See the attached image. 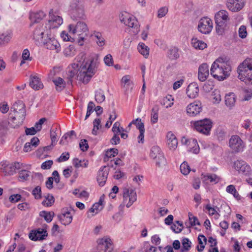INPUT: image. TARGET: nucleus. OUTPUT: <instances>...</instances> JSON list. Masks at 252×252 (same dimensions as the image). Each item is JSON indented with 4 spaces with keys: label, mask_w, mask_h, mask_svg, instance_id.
Masks as SVG:
<instances>
[{
    "label": "nucleus",
    "mask_w": 252,
    "mask_h": 252,
    "mask_svg": "<svg viewBox=\"0 0 252 252\" xmlns=\"http://www.w3.org/2000/svg\"><path fill=\"white\" fill-rule=\"evenodd\" d=\"M58 131L57 128H53L50 131V137L52 141V144L55 145L57 142L58 140V133L57 131Z\"/></svg>",
    "instance_id": "13d9d810"
},
{
    "label": "nucleus",
    "mask_w": 252,
    "mask_h": 252,
    "mask_svg": "<svg viewBox=\"0 0 252 252\" xmlns=\"http://www.w3.org/2000/svg\"><path fill=\"white\" fill-rule=\"evenodd\" d=\"M76 51L73 45H70L66 47L63 52V55L66 57H71L75 55Z\"/></svg>",
    "instance_id": "8fccbe9b"
},
{
    "label": "nucleus",
    "mask_w": 252,
    "mask_h": 252,
    "mask_svg": "<svg viewBox=\"0 0 252 252\" xmlns=\"http://www.w3.org/2000/svg\"><path fill=\"white\" fill-rule=\"evenodd\" d=\"M108 175V168L104 166L100 168L98 172L97 181L99 185L103 187L106 183Z\"/></svg>",
    "instance_id": "b1692460"
},
{
    "label": "nucleus",
    "mask_w": 252,
    "mask_h": 252,
    "mask_svg": "<svg viewBox=\"0 0 252 252\" xmlns=\"http://www.w3.org/2000/svg\"><path fill=\"white\" fill-rule=\"evenodd\" d=\"M224 98L225 103L227 107L232 108L235 105L236 97L234 93H230L226 94Z\"/></svg>",
    "instance_id": "e433bc0d"
},
{
    "label": "nucleus",
    "mask_w": 252,
    "mask_h": 252,
    "mask_svg": "<svg viewBox=\"0 0 252 252\" xmlns=\"http://www.w3.org/2000/svg\"><path fill=\"white\" fill-rule=\"evenodd\" d=\"M238 33L240 37L242 38H246L248 34L246 26H241L239 29Z\"/></svg>",
    "instance_id": "69168bd1"
},
{
    "label": "nucleus",
    "mask_w": 252,
    "mask_h": 252,
    "mask_svg": "<svg viewBox=\"0 0 252 252\" xmlns=\"http://www.w3.org/2000/svg\"><path fill=\"white\" fill-rule=\"evenodd\" d=\"M30 172L28 170H22L19 173V179L20 181H24L28 180L30 176Z\"/></svg>",
    "instance_id": "6e6d98bb"
},
{
    "label": "nucleus",
    "mask_w": 252,
    "mask_h": 252,
    "mask_svg": "<svg viewBox=\"0 0 252 252\" xmlns=\"http://www.w3.org/2000/svg\"><path fill=\"white\" fill-rule=\"evenodd\" d=\"M118 154V150L115 148H112L109 150H108L105 154L106 158H107V160H108L109 158H112L117 155ZM106 160V159H105Z\"/></svg>",
    "instance_id": "4d7b16f0"
},
{
    "label": "nucleus",
    "mask_w": 252,
    "mask_h": 252,
    "mask_svg": "<svg viewBox=\"0 0 252 252\" xmlns=\"http://www.w3.org/2000/svg\"><path fill=\"white\" fill-rule=\"evenodd\" d=\"M47 235V230L44 228H38L30 232L29 238L33 241H40L45 239Z\"/></svg>",
    "instance_id": "aec40b11"
},
{
    "label": "nucleus",
    "mask_w": 252,
    "mask_h": 252,
    "mask_svg": "<svg viewBox=\"0 0 252 252\" xmlns=\"http://www.w3.org/2000/svg\"><path fill=\"white\" fill-rule=\"evenodd\" d=\"M238 78L247 84H252V59L247 58L241 63L237 69Z\"/></svg>",
    "instance_id": "20e7f679"
},
{
    "label": "nucleus",
    "mask_w": 252,
    "mask_h": 252,
    "mask_svg": "<svg viewBox=\"0 0 252 252\" xmlns=\"http://www.w3.org/2000/svg\"><path fill=\"white\" fill-rule=\"evenodd\" d=\"M132 123L135 125L136 128L139 130V131L145 129L144 125L142 122L141 119L140 118H137L135 120H133L132 121Z\"/></svg>",
    "instance_id": "680f3d73"
},
{
    "label": "nucleus",
    "mask_w": 252,
    "mask_h": 252,
    "mask_svg": "<svg viewBox=\"0 0 252 252\" xmlns=\"http://www.w3.org/2000/svg\"><path fill=\"white\" fill-rule=\"evenodd\" d=\"M73 164L76 168H87L89 165V161L86 159L80 160L76 158L73 159Z\"/></svg>",
    "instance_id": "3c124183"
},
{
    "label": "nucleus",
    "mask_w": 252,
    "mask_h": 252,
    "mask_svg": "<svg viewBox=\"0 0 252 252\" xmlns=\"http://www.w3.org/2000/svg\"><path fill=\"white\" fill-rule=\"evenodd\" d=\"M197 240L198 244L196 247V249L198 252H202L206 244V238L203 235H199Z\"/></svg>",
    "instance_id": "37998d69"
},
{
    "label": "nucleus",
    "mask_w": 252,
    "mask_h": 252,
    "mask_svg": "<svg viewBox=\"0 0 252 252\" xmlns=\"http://www.w3.org/2000/svg\"><path fill=\"white\" fill-rule=\"evenodd\" d=\"M91 36L95 38L96 44L99 47H103L105 44V40L100 32L94 31L92 33Z\"/></svg>",
    "instance_id": "c9c22d12"
},
{
    "label": "nucleus",
    "mask_w": 252,
    "mask_h": 252,
    "mask_svg": "<svg viewBox=\"0 0 252 252\" xmlns=\"http://www.w3.org/2000/svg\"><path fill=\"white\" fill-rule=\"evenodd\" d=\"M95 106L94 103L93 101H90L88 104L87 110L85 117V120H86L94 111V109Z\"/></svg>",
    "instance_id": "e2e57ef3"
},
{
    "label": "nucleus",
    "mask_w": 252,
    "mask_h": 252,
    "mask_svg": "<svg viewBox=\"0 0 252 252\" xmlns=\"http://www.w3.org/2000/svg\"><path fill=\"white\" fill-rule=\"evenodd\" d=\"M231 66L228 61L222 58L216 59L212 63L210 73L212 76L219 81L226 79L230 75Z\"/></svg>",
    "instance_id": "f03ea898"
},
{
    "label": "nucleus",
    "mask_w": 252,
    "mask_h": 252,
    "mask_svg": "<svg viewBox=\"0 0 252 252\" xmlns=\"http://www.w3.org/2000/svg\"><path fill=\"white\" fill-rule=\"evenodd\" d=\"M201 178L204 181H206L209 180L210 183L213 184H217L220 182L221 178L219 175L215 174H209L207 173L206 174H201Z\"/></svg>",
    "instance_id": "473e14b6"
},
{
    "label": "nucleus",
    "mask_w": 252,
    "mask_h": 252,
    "mask_svg": "<svg viewBox=\"0 0 252 252\" xmlns=\"http://www.w3.org/2000/svg\"><path fill=\"white\" fill-rule=\"evenodd\" d=\"M139 53L145 58L147 59L149 55L150 48L143 42H140L137 47Z\"/></svg>",
    "instance_id": "58836bf2"
},
{
    "label": "nucleus",
    "mask_w": 252,
    "mask_h": 252,
    "mask_svg": "<svg viewBox=\"0 0 252 252\" xmlns=\"http://www.w3.org/2000/svg\"><path fill=\"white\" fill-rule=\"evenodd\" d=\"M54 215V213L52 211H42L39 213V216L44 218L45 220L48 223L50 222L52 220Z\"/></svg>",
    "instance_id": "c03bdc74"
},
{
    "label": "nucleus",
    "mask_w": 252,
    "mask_h": 252,
    "mask_svg": "<svg viewBox=\"0 0 252 252\" xmlns=\"http://www.w3.org/2000/svg\"><path fill=\"white\" fill-rule=\"evenodd\" d=\"M226 191L227 193L232 194L234 197L237 199H240L241 196L239 195L238 192L237 191L235 186L233 185H228L226 188Z\"/></svg>",
    "instance_id": "09e8293b"
},
{
    "label": "nucleus",
    "mask_w": 252,
    "mask_h": 252,
    "mask_svg": "<svg viewBox=\"0 0 252 252\" xmlns=\"http://www.w3.org/2000/svg\"><path fill=\"white\" fill-rule=\"evenodd\" d=\"M166 142L168 147L170 150L174 151L177 148V139L174 134L171 131H169L167 133Z\"/></svg>",
    "instance_id": "a878e982"
},
{
    "label": "nucleus",
    "mask_w": 252,
    "mask_h": 252,
    "mask_svg": "<svg viewBox=\"0 0 252 252\" xmlns=\"http://www.w3.org/2000/svg\"><path fill=\"white\" fill-rule=\"evenodd\" d=\"M13 32L8 30L0 33V46L8 43L12 39Z\"/></svg>",
    "instance_id": "c85d7f7f"
},
{
    "label": "nucleus",
    "mask_w": 252,
    "mask_h": 252,
    "mask_svg": "<svg viewBox=\"0 0 252 252\" xmlns=\"http://www.w3.org/2000/svg\"><path fill=\"white\" fill-rule=\"evenodd\" d=\"M19 164V163H13L4 160L0 162V170L5 176L12 175L15 173L17 165Z\"/></svg>",
    "instance_id": "a211bd4d"
},
{
    "label": "nucleus",
    "mask_w": 252,
    "mask_h": 252,
    "mask_svg": "<svg viewBox=\"0 0 252 252\" xmlns=\"http://www.w3.org/2000/svg\"><path fill=\"white\" fill-rule=\"evenodd\" d=\"M230 20L229 13L226 10H220L215 15L216 32L222 35L228 26Z\"/></svg>",
    "instance_id": "423d86ee"
},
{
    "label": "nucleus",
    "mask_w": 252,
    "mask_h": 252,
    "mask_svg": "<svg viewBox=\"0 0 252 252\" xmlns=\"http://www.w3.org/2000/svg\"><path fill=\"white\" fill-rule=\"evenodd\" d=\"M121 85L122 88L126 92L132 91L134 87L132 77L129 75H124L121 79Z\"/></svg>",
    "instance_id": "5701e85b"
},
{
    "label": "nucleus",
    "mask_w": 252,
    "mask_h": 252,
    "mask_svg": "<svg viewBox=\"0 0 252 252\" xmlns=\"http://www.w3.org/2000/svg\"><path fill=\"white\" fill-rule=\"evenodd\" d=\"M150 156L155 160L156 165L160 166L165 162V158L160 148L157 146L152 147L151 149Z\"/></svg>",
    "instance_id": "4468645a"
},
{
    "label": "nucleus",
    "mask_w": 252,
    "mask_h": 252,
    "mask_svg": "<svg viewBox=\"0 0 252 252\" xmlns=\"http://www.w3.org/2000/svg\"><path fill=\"white\" fill-rule=\"evenodd\" d=\"M68 33L79 37L78 43L83 45L85 38L83 37V34L87 35L89 32V28L87 24L83 21H78L76 23L69 24L67 26Z\"/></svg>",
    "instance_id": "39448f33"
},
{
    "label": "nucleus",
    "mask_w": 252,
    "mask_h": 252,
    "mask_svg": "<svg viewBox=\"0 0 252 252\" xmlns=\"http://www.w3.org/2000/svg\"><path fill=\"white\" fill-rule=\"evenodd\" d=\"M120 20L125 26L131 28H138V22L135 16L131 14L123 11L120 15Z\"/></svg>",
    "instance_id": "9b49d317"
},
{
    "label": "nucleus",
    "mask_w": 252,
    "mask_h": 252,
    "mask_svg": "<svg viewBox=\"0 0 252 252\" xmlns=\"http://www.w3.org/2000/svg\"><path fill=\"white\" fill-rule=\"evenodd\" d=\"M44 43L47 49L55 50L56 53H59L61 50L59 42L54 37H49Z\"/></svg>",
    "instance_id": "4be33fe9"
},
{
    "label": "nucleus",
    "mask_w": 252,
    "mask_h": 252,
    "mask_svg": "<svg viewBox=\"0 0 252 252\" xmlns=\"http://www.w3.org/2000/svg\"><path fill=\"white\" fill-rule=\"evenodd\" d=\"M45 13L42 11L32 12L30 13V19L32 23H39L45 18Z\"/></svg>",
    "instance_id": "72a5a7b5"
},
{
    "label": "nucleus",
    "mask_w": 252,
    "mask_h": 252,
    "mask_svg": "<svg viewBox=\"0 0 252 252\" xmlns=\"http://www.w3.org/2000/svg\"><path fill=\"white\" fill-rule=\"evenodd\" d=\"M158 108H153L151 114V123L152 124L158 122Z\"/></svg>",
    "instance_id": "5fc2aeb1"
},
{
    "label": "nucleus",
    "mask_w": 252,
    "mask_h": 252,
    "mask_svg": "<svg viewBox=\"0 0 252 252\" xmlns=\"http://www.w3.org/2000/svg\"><path fill=\"white\" fill-rule=\"evenodd\" d=\"M209 74V66L207 63L201 64L198 67V79L200 81H205Z\"/></svg>",
    "instance_id": "393cba45"
},
{
    "label": "nucleus",
    "mask_w": 252,
    "mask_h": 252,
    "mask_svg": "<svg viewBox=\"0 0 252 252\" xmlns=\"http://www.w3.org/2000/svg\"><path fill=\"white\" fill-rule=\"evenodd\" d=\"M233 167L239 173L245 175H249L251 174L252 169L251 166L243 160H237L233 163Z\"/></svg>",
    "instance_id": "2eb2a0df"
},
{
    "label": "nucleus",
    "mask_w": 252,
    "mask_h": 252,
    "mask_svg": "<svg viewBox=\"0 0 252 252\" xmlns=\"http://www.w3.org/2000/svg\"><path fill=\"white\" fill-rule=\"evenodd\" d=\"M193 128L198 132L209 135L212 127V123L208 119H204L191 123Z\"/></svg>",
    "instance_id": "6e6552de"
},
{
    "label": "nucleus",
    "mask_w": 252,
    "mask_h": 252,
    "mask_svg": "<svg viewBox=\"0 0 252 252\" xmlns=\"http://www.w3.org/2000/svg\"><path fill=\"white\" fill-rule=\"evenodd\" d=\"M94 97L97 103H101L103 102L105 99L104 91L100 89L96 90Z\"/></svg>",
    "instance_id": "49530a36"
},
{
    "label": "nucleus",
    "mask_w": 252,
    "mask_h": 252,
    "mask_svg": "<svg viewBox=\"0 0 252 252\" xmlns=\"http://www.w3.org/2000/svg\"><path fill=\"white\" fill-rule=\"evenodd\" d=\"M252 97V89H246L244 91V97L243 100L247 101Z\"/></svg>",
    "instance_id": "774afa93"
},
{
    "label": "nucleus",
    "mask_w": 252,
    "mask_h": 252,
    "mask_svg": "<svg viewBox=\"0 0 252 252\" xmlns=\"http://www.w3.org/2000/svg\"><path fill=\"white\" fill-rule=\"evenodd\" d=\"M96 243L97 250L103 251L104 252H113V242L110 236H105L98 238Z\"/></svg>",
    "instance_id": "9d476101"
},
{
    "label": "nucleus",
    "mask_w": 252,
    "mask_h": 252,
    "mask_svg": "<svg viewBox=\"0 0 252 252\" xmlns=\"http://www.w3.org/2000/svg\"><path fill=\"white\" fill-rule=\"evenodd\" d=\"M53 82L55 85L56 89L57 91L61 92L65 87L66 83L61 77H57L53 80Z\"/></svg>",
    "instance_id": "a19ab883"
},
{
    "label": "nucleus",
    "mask_w": 252,
    "mask_h": 252,
    "mask_svg": "<svg viewBox=\"0 0 252 252\" xmlns=\"http://www.w3.org/2000/svg\"><path fill=\"white\" fill-rule=\"evenodd\" d=\"M229 147L236 153L243 152L246 147L245 142L238 135H232L229 140Z\"/></svg>",
    "instance_id": "f8f14e48"
},
{
    "label": "nucleus",
    "mask_w": 252,
    "mask_h": 252,
    "mask_svg": "<svg viewBox=\"0 0 252 252\" xmlns=\"http://www.w3.org/2000/svg\"><path fill=\"white\" fill-rule=\"evenodd\" d=\"M103 208V205H100L99 203H94L89 210V213H92L91 216H93L97 214Z\"/></svg>",
    "instance_id": "864d4df0"
},
{
    "label": "nucleus",
    "mask_w": 252,
    "mask_h": 252,
    "mask_svg": "<svg viewBox=\"0 0 252 252\" xmlns=\"http://www.w3.org/2000/svg\"><path fill=\"white\" fill-rule=\"evenodd\" d=\"M246 4L245 0H227L226 6L232 12L240 11Z\"/></svg>",
    "instance_id": "6ab92c4d"
},
{
    "label": "nucleus",
    "mask_w": 252,
    "mask_h": 252,
    "mask_svg": "<svg viewBox=\"0 0 252 252\" xmlns=\"http://www.w3.org/2000/svg\"><path fill=\"white\" fill-rule=\"evenodd\" d=\"M167 57L171 60H176L179 57V49L176 47H171L167 51Z\"/></svg>",
    "instance_id": "ea45409f"
},
{
    "label": "nucleus",
    "mask_w": 252,
    "mask_h": 252,
    "mask_svg": "<svg viewBox=\"0 0 252 252\" xmlns=\"http://www.w3.org/2000/svg\"><path fill=\"white\" fill-rule=\"evenodd\" d=\"M180 170L183 174L187 175L190 171V169L188 163L186 162H184L180 165Z\"/></svg>",
    "instance_id": "bf43d9fd"
},
{
    "label": "nucleus",
    "mask_w": 252,
    "mask_h": 252,
    "mask_svg": "<svg viewBox=\"0 0 252 252\" xmlns=\"http://www.w3.org/2000/svg\"><path fill=\"white\" fill-rule=\"evenodd\" d=\"M45 33V31L42 26L38 25L33 31V38L37 41H41Z\"/></svg>",
    "instance_id": "c756f323"
},
{
    "label": "nucleus",
    "mask_w": 252,
    "mask_h": 252,
    "mask_svg": "<svg viewBox=\"0 0 252 252\" xmlns=\"http://www.w3.org/2000/svg\"><path fill=\"white\" fill-rule=\"evenodd\" d=\"M213 28V21L208 17H202L198 21L197 29L202 34H209L212 31Z\"/></svg>",
    "instance_id": "ddd939ff"
},
{
    "label": "nucleus",
    "mask_w": 252,
    "mask_h": 252,
    "mask_svg": "<svg viewBox=\"0 0 252 252\" xmlns=\"http://www.w3.org/2000/svg\"><path fill=\"white\" fill-rule=\"evenodd\" d=\"M55 202L54 196L50 194H48L44 196V199L43 200L42 204L45 207L51 206Z\"/></svg>",
    "instance_id": "603ef678"
},
{
    "label": "nucleus",
    "mask_w": 252,
    "mask_h": 252,
    "mask_svg": "<svg viewBox=\"0 0 252 252\" xmlns=\"http://www.w3.org/2000/svg\"><path fill=\"white\" fill-rule=\"evenodd\" d=\"M181 143L183 145H186L188 147L189 143H191L193 145L194 144L195 146V152H199L200 148L197 143V140L193 138H188L185 136H184L181 139Z\"/></svg>",
    "instance_id": "4c0bfd02"
},
{
    "label": "nucleus",
    "mask_w": 252,
    "mask_h": 252,
    "mask_svg": "<svg viewBox=\"0 0 252 252\" xmlns=\"http://www.w3.org/2000/svg\"><path fill=\"white\" fill-rule=\"evenodd\" d=\"M104 62L107 66H112L114 63L112 56L110 54H107L105 56L103 59Z\"/></svg>",
    "instance_id": "0e129e2a"
},
{
    "label": "nucleus",
    "mask_w": 252,
    "mask_h": 252,
    "mask_svg": "<svg viewBox=\"0 0 252 252\" xmlns=\"http://www.w3.org/2000/svg\"><path fill=\"white\" fill-rule=\"evenodd\" d=\"M205 210L210 217H212L215 220H217L220 216V208L217 206L212 207L210 204H207L205 206Z\"/></svg>",
    "instance_id": "bb28decb"
},
{
    "label": "nucleus",
    "mask_w": 252,
    "mask_h": 252,
    "mask_svg": "<svg viewBox=\"0 0 252 252\" xmlns=\"http://www.w3.org/2000/svg\"><path fill=\"white\" fill-rule=\"evenodd\" d=\"M198 92V86L196 83H191L187 87L186 93L188 96L190 98H194L197 97Z\"/></svg>",
    "instance_id": "cd10ccee"
},
{
    "label": "nucleus",
    "mask_w": 252,
    "mask_h": 252,
    "mask_svg": "<svg viewBox=\"0 0 252 252\" xmlns=\"http://www.w3.org/2000/svg\"><path fill=\"white\" fill-rule=\"evenodd\" d=\"M14 116L11 118L9 122L13 128H17L21 125L26 116L25 104L22 101L15 102L10 108Z\"/></svg>",
    "instance_id": "7ed1b4c3"
},
{
    "label": "nucleus",
    "mask_w": 252,
    "mask_h": 252,
    "mask_svg": "<svg viewBox=\"0 0 252 252\" xmlns=\"http://www.w3.org/2000/svg\"><path fill=\"white\" fill-rule=\"evenodd\" d=\"M191 46L195 50H203L207 47V44L202 40H199L197 37H193L191 39Z\"/></svg>",
    "instance_id": "2f4dec72"
},
{
    "label": "nucleus",
    "mask_w": 252,
    "mask_h": 252,
    "mask_svg": "<svg viewBox=\"0 0 252 252\" xmlns=\"http://www.w3.org/2000/svg\"><path fill=\"white\" fill-rule=\"evenodd\" d=\"M52 175V176L48 178V180L46 182V186L49 189H51L53 188L54 180L56 183L58 184L60 182V176L57 171H54Z\"/></svg>",
    "instance_id": "f704fd0d"
},
{
    "label": "nucleus",
    "mask_w": 252,
    "mask_h": 252,
    "mask_svg": "<svg viewBox=\"0 0 252 252\" xmlns=\"http://www.w3.org/2000/svg\"><path fill=\"white\" fill-rule=\"evenodd\" d=\"M30 86L34 90H38L43 88V85L41 82L40 78L36 75H33L31 76Z\"/></svg>",
    "instance_id": "7c9ffc66"
},
{
    "label": "nucleus",
    "mask_w": 252,
    "mask_h": 252,
    "mask_svg": "<svg viewBox=\"0 0 252 252\" xmlns=\"http://www.w3.org/2000/svg\"><path fill=\"white\" fill-rule=\"evenodd\" d=\"M22 60L20 63V66H22L26 62H30L32 60V58L30 56V51L28 49H25L22 54Z\"/></svg>",
    "instance_id": "de8ad7c7"
},
{
    "label": "nucleus",
    "mask_w": 252,
    "mask_h": 252,
    "mask_svg": "<svg viewBox=\"0 0 252 252\" xmlns=\"http://www.w3.org/2000/svg\"><path fill=\"white\" fill-rule=\"evenodd\" d=\"M58 218L62 224L67 225L72 222L73 216L67 209H63L58 215Z\"/></svg>",
    "instance_id": "412c9836"
},
{
    "label": "nucleus",
    "mask_w": 252,
    "mask_h": 252,
    "mask_svg": "<svg viewBox=\"0 0 252 252\" xmlns=\"http://www.w3.org/2000/svg\"><path fill=\"white\" fill-rule=\"evenodd\" d=\"M63 23V19L62 17L53 13L51 10L49 12V19L47 26L50 29L58 28Z\"/></svg>",
    "instance_id": "f3484780"
},
{
    "label": "nucleus",
    "mask_w": 252,
    "mask_h": 252,
    "mask_svg": "<svg viewBox=\"0 0 252 252\" xmlns=\"http://www.w3.org/2000/svg\"><path fill=\"white\" fill-rule=\"evenodd\" d=\"M168 12V8L166 6L160 7L157 12V16L158 18H161L166 16Z\"/></svg>",
    "instance_id": "052dcab7"
},
{
    "label": "nucleus",
    "mask_w": 252,
    "mask_h": 252,
    "mask_svg": "<svg viewBox=\"0 0 252 252\" xmlns=\"http://www.w3.org/2000/svg\"><path fill=\"white\" fill-rule=\"evenodd\" d=\"M202 104L200 101L195 100L188 104L186 107L187 114L190 117L198 115L202 111Z\"/></svg>",
    "instance_id": "dca6fc26"
},
{
    "label": "nucleus",
    "mask_w": 252,
    "mask_h": 252,
    "mask_svg": "<svg viewBox=\"0 0 252 252\" xmlns=\"http://www.w3.org/2000/svg\"><path fill=\"white\" fill-rule=\"evenodd\" d=\"M174 99L172 95H167L163 98L161 104L166 108L172 107L174 104Z\"/></svg>",
    "instance_id": "a18cd8bd"
},
{
    "label": "nucleus",
    "mask_w": 252,
    "mask_h": 252,
    "mask_svg": "<svg viewBox=\"0 0 252 252\" xmlns=\"http://www.w3.org/2000/svg\"><path fill=\"white\" fill-rule=\"evenodd\" d=\"M22 196L19 194H14L11 195L9 197V200L11 203H16L20 201Z\"/></svg>",
    "instance_id": "338daca9"
},
{
    "label": "nucleus",
    "mask_w": 252,
    "mask_h": 252,
    "mask_svg": "<svg viewBox=\"0 0 252 252\" xmlns=\"http://www.w3.org/2000/svg\"><path fill=\"white\" fill-rule=\"evenodd\" d=\"M123 203L127 208H129L137 200V194L134 189L128 186L123 189Z\"/></svg>",
    "instance_id": "1a4fd4ad"
},
{
    "label": "nucleus",
    "mask_w": 252,
    "mask_h": 252,
    "mask_svg": "<svg viewBox=\"0 0 252 252\" xmlns=\"http://www.w3.org/2000/svg\"><path fill=\"white\" fill-rule=\"evenodd\" d=\"M82 0H76L70 5V13L74 19L85 20L86 18L84 6L82 3Z\"/></svg>",
    "instance_id": "0eeeda50"
},
{
    "label": "nucleus",
    "mask_w": 252,
    "mask_h": 252,
    "mask_svg": "<svg viewBox=\"0 0 252 252\" xmlns=\"http://www.w3.org/2000/svg\"><path fill=\"white\" fill-rule=\"evenodd\" d=\"M96 64L93 59H87L80 63H72L69 67L68 76L71 78L76 76V78L84 84L88 83L95 74Z\"/></svg>",
    "instance_id": "f257e3e1"
},
{
    "label": "nucleus",
    "mask_w": 252,
    "mask_h": 252,
    "mask_svg": "<svg viewBox=\"0 0 252 252\" xmlns=\"http://www.w3.org/2000/svg\"><path fill=\"white\" fill-rule=\"evenodd\" d=\"M210 99L212 103L214 104H218L221 100V95L220 92L218 89L214 90L211 93Z\"/></svg>",
    "instance_id": "79ce46f5"
}]
</instances>
